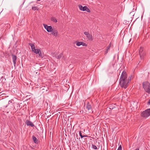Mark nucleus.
I'll use <instances>...</instances> for the list:
<instances>
[{"mask_svg":"<svg viewBox=\"0 0 150 150\" xmlns=\"http://www.w3.org/2000/svg\"><path fill=\"white\" fill-rule=\"evenodd\" d=\"M135 150H139V149H137Z\"/></svg>","mask_w":150,"mask_h":150,"instance_id":"28","label":"nucleus"},{"mask_svg":"<svg viewBox=\"0 0 150 150\" xmlns=\"http://www.w3.org/2000/svg\"><path fill=\"white\" fill-rule=\"evenodd\" d=\"M92 148L95 149H97V148L96 146L95 145L92 144Z\"/></svg>","mask_w":150,"mask_h":150,"instance_id":"19","label":"nucleus"},{"mask_svg":"<svg viewBox=\"0 0 150 150\" xmlns=\"http://www.w3.org/2000/svg\"><path fill=\"white\" fill-rule=\"evenodd\" d=\"M122 147L121 145H120L118 147L117 150H122Z\"/></svg>","mask_w":150,"mask_h":150,"instance_id":"23","label":"nucleus"},{"mask_svg":"<svg viewBox=\"0 0 150 150\" xmlns=\"http://www.w3.org/2000/svg\"><path fill=\"white\" fill-rule=\"evenodd\" d=\"M143 87L145 90L147 89V88L150 86V83L148 82H145L143 83Z\"/></svg>","mask_w":150,"mask_h":150,"instance_id":"7","label":"nucleus"},{"mask_svg":"<svg viewBox=\"0 0 150 150\" xmlns=\"http://www.w3.org/2000/svg\"><path fill=\"white\" fill-rule=\"evenodd\" d=\"M79 7L80 10L81 11H86L88 13L90 12V9L86 6L83 7L82 5H79Z\"/></svg>","mask_w":150,"mask_h":150,"instance_id":"4","label":"nucleus"},{"mask_svg":"<svg viewBox=\"0 0 150 150\" xmlns=\"http://www.w3.org/2000/svg\"><path fill=\"white\" fill-rule=\"evenodd\" d=\"M13 101V100H10L9 101L8 103H9V102H10L11 103H12Z\"/></svg>","mask_w":150,"mask_h":150,"instance_id":"25","label":"nucleus"},{"mask_svg":"<svg viewBox=\"0 0 150 150\" xmlns=\"http://www.w3.org/2000/svg\"><path fill=\"white\" fill-rule=\"evenodd\" d=\"M82 45L83 46H86V44H85V43H84V42H83V43Z\"/></svg>","mask_w":150,"mask_h":150,"instance_id":"26","label":"nucleus"},{"mask_svg":"<svg viewBox=\"0 0 150 150\" xmlns=\"http://www.w3.org/2000/svg\"><path fill=\"white\" fill-rule=\"evenodd\" d=\"M40 0H37V1H40Z\"/></svg>","mask_w":150,"mask_h":150,"instance_id":"29","label":"nucleus"},{"mask_svg":"<svg viewBox=\"0 0 150 150\" xmlns=\"http://www.w3.org/2000/svg\"><path fill=\"white\" fill-rule=\"evenodd\" d=\"M84 34L86 35V37L89 40H92L93 37L88 32H85Z\"/></svg>","mask_w":150,"mask_h":150,"instance_id":"6","label":"nucleus"},{"mask_svg":"<svg viewBox=\"0 0 150 150\" xmlns=\"http://www.w3.org/2000/svg\"><path fill=\"white\" fill-rule=\"evenodd\" d=\"M51 20L52 21L56 23L57 22V19L54 17H52L51 18Z\"/></svg>","mask_w":150,"mask_h":150,"instance_id":"14","label":"nucleus"},{"mask_svg":"<svg viewBox=\"0 0 150 150\" xmlns=\"http://www.w3.org/2000/svg\"><path fill=\"white\" fill-rule=\"evenodd\" d=\"M52 32V35L55 37L57 36L58 33V31L57 30L55 29H53Z\"/></svg>","mask_w":150,"mask_h":150,"instance_id":"12","label":"nucleus"},{"mask_svg":"<svg viewBox=\"0 0 150 150\" xmlns=\"http://www.w3.org/2000/svg\"><path fill=\"white\" fill-rule=\"evenodd\" d=\"M26 124L28 126H30L32 127H34V125L31 122L28 120H26Z\"/></svg>","mask_w":150,"mask_h":150,"instance_id":"11","label":"nucleus"},{"mask_svg":"<svg viewBox=\"0 0 150 150\" xmlns=\"http://www.w3.org/2000/svg\"><path fill=\"white\" fill-rule=\"evenodd\" d=\"M28 44L31 47L32 51L33 53L36 54H38L39 56L42 57V55L40 49H35V45L34 44L29 43Z\"/></svg>","mask_w":150,"mask_h":150,"instance_id":"2","label":"nucleus"},{"mask_svg":"<svg viewBox=\"0 0 150 150\" xmlns=\"http://www.w3.org/2000/svg\"><path fill=\"white\" fill-rule=\"evenodd\" d=\"M143 47H141L139 49V53L140 54V56L141 58H142L144 55V53L143 52Z\"/></svg>","mask_w":150,"mask_h":150,"instance_id":"9","label":"nucleus"},{"mask_svg":"<svg viewBox=\"0 0 150 150\" xmlns=\"http://www.w3.org/2000/svg\"><path fill=\"white\" fill-rule=\"evenodd\" d=\"M45 28L47 30V31L48 32H51L52 30L53 29L52 26H48L46 24H43Z\"/></svg>","mask_w":150,"mask_h":150,"instance_id":"5","label":"nucleus"},{"mask_svg":"<svg viewBox=\"0 0 150 150\" xmlns=\"http://www.w3.org/2000/svg\"><path fill=\"white\" fill-rule=\"evenodd\" d=\"M147 88V89H145V90L146 92L148 93H150V86Z\"/></svg>","mask_w":150,"mask_h":150,"instance_id":"16","label":"nucleus"},{"mask_svg":"<svg viewBox=\"0 0 150 150\" xmlns=\"http://www.w3.org/2000/svg\"><path fill=\"white\" fill-rule=\"evenodd\" d=\"M62 55H63L62 54V53H61L59 55H58L57 56V57H56V58L57 59H60L62 57Z\"/></svg>","mask_w":150,"mask_h":150,"instance_id":"17","label":"nucleus"},{"mask_svg":"<svg viewBox=\"0 0 150 150\" xmlns=\"http://www.w3.org/2000/svg\"><path fill=\"white\" fill-rule=\"evenodd\" d=\"M32 9L33 10L35 11L37 10V7L35 6H33L32 7Z\"/></svg>","mask_w":150,"mask_h":150,"instance_id":"21","label":"nucleus"},{"mask_svg":"<svg viewBox=\"0 0 150 150\" xmlns=\"http://www.w3.org/2000/svg\"><path fill=\"white\" fill-rule=\"evenodd\" d=\"M79 135H80V136L81 137V138H82L83 137H84V136H83L82 135L81 132V131L79 132Z\"/></svg>","mask_w":150,"mask_h":150,"instance_id":"22","label":"nucleus"},{"mask_svg":"<svg viewBox=\"0 0 150 150\" xmlns=\"http://www.w3.org/2000/svg\"><path fill=\"white\" fill-rule=\"evenodd\" d=\"M150 115V108L142 112L140 114L141 117L146 118Z\"/></svg>","mask_w":150,"mask_h":150,"instance_id":"3","label":"nucleus"},{"mask_svg":"<svg viewBox=\"0 0 150 150\" xmlns=\"http://www.w3.org/2000/svg\"><path fill=\"white\" fill-rule=\"evenodd\" d=\"M83 43V42H78L76 43V45L79 46L82 45Z\"/></svg>","mask_w":150,"mask_h":150,"instance_id":"15","label":"nucleus"},{"mask_svg":"<svg viewBox=\"0 0 150 150\" xmlns=\"http://www.w3.org/2000/svg\"><path fill=\"white\" fill-rule=\"evenodd\" d=\"M148 104L149 105H150V99L149 100L148 102Z\"/></svg>","mask_w":150,"mask_h":150,"instance_id":"27","label":"nucleus"},{"mask_svg":"<svg viewBox=\"0 0 150 150\" xmlns=\"http://www.w3.org/2000/svg\"><path fill=\"white\" fill-rule=\"evenodd\" d=\"M86 108L88 110V112H92L91 106L89 102H88L86 104Z\"/></svg>","mask_w":150,"mask_h":150,"instance_id":"8","label":"nucleus"},{"mask_svg":"<svg viewBox=\"0 0 150 150\" xmlns=\"http://www.w3.org/2000/svg\"><path fill=\"white\" fill-rule=\"evenodd\" d=\"M12 57L13 62L14 64V66H15L16 63V59L17 57L16 55H12Z\"/></svg>","mask_w":150,"mask_h":150,"instance_id":"10","label":"nucleus"},{"mask_svg":"<svg viewBox=\"0 0 150 150\" xmlns=\"http://www.w3.org/2000/svg\"><path fill=\"white\" fill-rule=\"evenodd\" d=\"M120 84L122 87L125 89L127 88L129 84L127 74L126 72L124 70L122 71L120 78Z\"/></svg>","mask_w":150,"mask_h":150,"instance_id":"1","label":"nucleus"},{"mask_svg":"<svg viewBox=\"0 0 150 150\" xmlns=\"http://www.w3.org/2000/svg\"><path fill=\"white\" fill-rule=\"evenodd\" d=\"M111 46V44L110 43L109 44V45L107 47L106 49L107 50H110V48Z\"/></svg>","mask_w":150,"mask_h":150,"instance_id":"18","label":"nucleus"},{"mask_svg":"<svg viewBox=\"0 0 150 150\" xmlns=\"http://www.w3.org/2000/svg\"><path fill=\"white\" fill-rule=\"evenodd\" d=\"M108 50H107L106 49V51L105 52V54H106L108 52Z\"/></svg>","mask_w":150,"mask_h":150,"instance_id":"24","label":"nucleus"},{"mask_svg":"<svg viewBox=\"0 0 150 150\" xmlns=\"http://www.w3.org/2000/svg\"><path fill=\"white\" fill-rule=\"evenodd\" d=\"M32 139L33 140L34 142L35 143V144H38V140L37 139V138L35 137L34 136H32Z\"/></svg>","mask_w":150,"mask_h":150,"instance_id":"13","label":"nucleus"},{"mask_svg":"<svg viewBox=\"0 0 150 150\" xmlns=\"http://www.w3.org/2000/svg\"><path fill=\"white\" fill-rule=\"evenodd\" d=\"M84 136V137H87V136H85V135H84V136Z\"/></svg>","mask_w":150,"mask_h":150,"instance_id":"30","label":"nucleus"},{"mask_svg":"<svg viewBox=\"0 0 150 150\" xmlns=\"http://www.w3.org/2000/svg\"><path fill=\"white\" fill-rule=\"evenodd\" d=\"M131 76H130L128 77V78L127 79V80L128 81L129 83V82L131 81Z\"/></svg>","mask_w":150,"mask_h":150,"instance_id":"20","label":"nucleus"}]
</instances>
